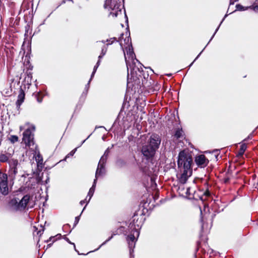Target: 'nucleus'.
Here are the masks:
<instances>
[{"label":"nucleus","mask_w":258,"mask_h":258,"mask_svg":"<svg viewBox=\"0 0 258 258\" xmlns=\"http://www.w3.org/2000/svg\"><path fill=\"white\" fill-rule=\"evenodd\" d=\"M219 26L217 28V29L216 30V31H215V33L218 31V29L219 28Z\"/></svg>","instance_id":"32"},{"label":"nucleus","mask_w":258,"mask_h":258,"mask_svg":"<svg viewBox=\"0 0 258 258\" xmlns=\"http://www.w3.org/2000/svg\"><path fill=\"white\" fill-rule=\"evenodd\" d=\"M36 161L38 163V165H42L43 159L42 156L40 155V154H38L35 157Z\"/></svg>","instance_id":"18"},{"label":"nucleus","mask_w":258,"mask_h":258,"mask_svg":"<svg viewBox=\"0 0 258 258\" xmlns=\"http://www.w3.org/2000/svg\"><path fill=\"white\" fill-rule=\"evenodd\" d=\"M101 57H102V56L99 55V59H100Z\"/></svg>","instance_id":"33"},{"label":"nucleus","mask_w":258,"mask_h":258,"mask_svg":"<svg viewBox=\"0 0 258 258\" xmlns=\"http://www.w3.org/2000/svg\"><path fill=\"white\" fill-rule=\"evenodd\" d=\"M246 148H247L246 145L245 144H242L240 146V149L239 150V154L240 155H242L243 154L244 152H245V151L246 150Z\"/></svg>","instance_id":"19"},{"label":"nucleus","mask_w":258,"mask_h":258,"mask_svg":"<svg viewBox=\"0 0 258 258\" xmlns=\"http://www.w3.org/2000/svg\"><path fill=\"white\" fill-rule=\"evenodd\" d=\"M77 150V148L75 149L74 150H73V151H72L69 154L68 156H73L74 154H75V153L76 152Z\"/></svg>","instance_id":"25"},{"label":"nucleus","mask_w":258,"mask_h":258,"mask_svg":"<svg viewBox=\"0 0 258 258\" xmlns=\"http://www.w3.org/2000/svg\"><path fill=\"white\" fill-rule=\"evenodd\" d=\"M28 128L23 133V141L26 146L29 147L34 146L33 132L35 131V127L33 125H29L28 123L26 124Z\"/></svg>","instance_id":"3"},{"label":"nucleus","mask_w":258,"mask_h":258,"mask_svg":"<svg viewBox=\"0 0 258 258\" xmlns=\"http://www.w3.org/2000/svg\"><path fill=\"white\" fill-rule=\"evenodd\" d=\"M30 50H31V49H27V50H28V52H27V54H28V53H29V52L30 51Z\"/></svg>","instance_id":"31"},{"label":"nucleus","mask_w":258,"mask_h":258,"mask_svg":"<svg viewBox=\"0 0 258 258\" xmlns=\"http://www.w3.org/2000/svg\"><path fill=\"white\" fill-rule=\"evenodd\" d=\"M99 61L100 60H99L96 64V65L94 67V70H93V72L92 73V76H91V78H92V77L93 76V75H94V74L95 73L96 71V70L97 69V68L98 67V66H99Z\"/></svg>","instance_id":"21"},{"label":"nucleus","mask_w":258,"mask_h":258,"mask_svg":"<svg viewBox=\"0 0 258 258\" xmlns=\"http://www.w3.org/2000/svg\"><path fill=\"white\" fill-rule=\"evenodd\" d=\"M8 162L10 166L9 175L12 177H15L18 173L17 166L19 164L18 161L16 159H11Z\"/></svg>","instance_id":"7"},{"label":"nucleus","mask_w":258,"mask_h":258,"mask_svg":"<svg viewBox=\"0 0 258 258\" xmlns=\"http://www.w3.org/2000/svg\"><path fill=\"white\" fill-rule=\"evenodd\" d=\"M51 245V244H48L47 246V248L50 247Z\"/></svg>","instance_id":"30"},{"label":"nucleus","mask_w":258,"mask_h":258,"mask_svg":"<svg viewBox=\"0 0 258 258\" xmlns=\"http://www.w3.org/2000/svg\"><path fill=\"white\" fill-rule=\"evenodd\" d=\"M182 135L181 131H177L175 133V136L177 138H179L181 137Z\"/></svg>","instance_id":"22"},{"label":"nucleus","mask_w":258,"mask_h":258,"mask_svg":"<svg viewBox=\"0 0 258 258\" xmlns=\"http://www.w3.org/2000/svg\"><path fill=\"white\" fill-rule=\"evenodd\" d=\"M130 38H127V39H125L124 41L127 42L126 45H122V42L119 43L115 38H111L110 40H107V43H106V46L108 47L109 45L113 44V47H118L119 46L122 47V48H130L131 47H132L131 42H130Z\"/></svg>","instance_id":"5"},{"label":"nucleus","mask_w":258,"mask_h":258,"mask_svg":"<svg viewBox=\"0 0 258 258\" xmlns=\"http://www.w3.org/2000/svg\"><path fill=\"white\" fill-rule=\"evenodd\" d=\"M41 101H42V99H38V101L39 102H41Z\"/></svg>","instance_id":"29"},{"label":"nucleus","mask_w":258,"mask_h":258,"mask_svg":"<svg viewBox=\"0 0 258 258\" xmlns=\"http://www.w3.org/2000/svg\"><path fill=\"white\" fill-rule=\"evenodd\" d=\"M85 203V201H81L80 202V204L82 205H83V204H84Z\"/></svg>","instance_id":"27"},{"label":"nucleus","mask_w":258,"mask_h":258,"mask_svg":"<svg viewBox=\"0 0 258 258\" xmlns=\"http://www.w3.org/2000/svg\"><path fill=\"white\" fill-rule=\"evenodd\" d=\"M29 200L30 196L25 195L20 201L17 198L12 199L10 201V204L14 210H22L26 208Z\"/></svg>","instance_id":"4"},{"label":"nucleus","mask_w":258,"mask_h":258,"mask_svg":"<svg viewBox=\"0 0 258 258\" xmlns=\"http://www.w3.org/2000/svg\"><path fill=\"white\" fill-rule=\"evenodd\" d=\"M192 171L191 169H183V173L179 178V181L181 183H184L187 178L191 175Z\"/></svg>","instance_id":"11"},{"label":"nucleus","mask_w":258,"mask_h":258,"mask_svg":"<svg viewBox=\"0 0 258 258\" xmlns=\"http://www.w3.org/2000/svg\"><path fill=\"white\" fill-rule=\"evenodd\" d=\"M238 0H230V4H234V3Z\"/></svg>","instance_id":"26"},{"label":"nucleus","mask_w":258,"mask_h":258,"mask_svg":"<svg viewBox=\"0 0 258 258\" xmlns=\"http://www.w3.org/2000/svg\"><path fill=\"white\" fill-rule=\"evenodd\" d=\"M51 238H52V237H50L49 240H50Z\"/></svg>","instance_id":"34"},{"label":"nucleus","mask_w":258,"mask_h":258,"mask_svg":"<svg viewBox=\"0 0 258 258\" xmlns=\"http://www.w3.org/2000/svg\"><path fill=\"white\" fill-rule=\"evenodd\" d=\"M156 150L155 149L147 144L143 146L142 152L145 156L150 158L154 155Z\"/></svg>","instance_id":"10"},{"label":"nucleus","mask_w":258,"mask_h":258,"mask_svg":"<svg viewBox=\"0 0 258 258\" xmlns=\"http://www.w3.org/2000/svg\"><path fill=\"white\" fill-rule=\"evenodd\" d=\"M107 158V156L105 155V154L102 156L101 158L100 161L98 163V167L96 171V174H95V179H97V178L102 175V174L104 172V167H103V164L106 161Z\"/></svg>","instance_id":"9"},{"label":"nucleus","mask_w":258,"mask_h":258,"mask_svg":"<svg viewBox=\"0 0 258 258\" xmlns=\"http://www.w3.org/2000/svg\"><path fill=\"white\" fill-rule=\"evenodd\" d=\"M160 142L161 140L158 135H152L149 140L148 145L157 150L159 147Z\"/></svg>","instance_id":"8"},{"label":"nucleus","mask_w":258,"mask_h":258,"mask_svg":"<svg viewBox=\"0 0 258 258\" xmlns=\"http://www.w3.org/2000/svg\"><path fill=\"white\" fill-rule=\"evenodd\" d=\"M128 238L132 241H134V240L135 239V236L132 234H130V235H128Z\"/></svg>","instance_id":"23"},{"label":"nucleus","mask_w":258,"mask_h":258,"mask_svg":"<svg viewBox=\"0 0 258 258\" xmlns=\"http://www.w3.org/2000/svg\"><path fill=\"white\" fill-rule=\"evenodd\" d=\"M252 6H253V5H252V6H250L249 7H243L240 4H238L236 6V7L237 10H238L239 11H244L247 10L249 9H251V7H252Z\"/></svg>","instance_id":"16"},{"label":"nucleus","mask_w":258,"mask_h":258,"mask_svg":"<svg viewBox=\"0 0 258 258\" xmlns=\"http://www.w3.org/2000/svg\"><path fill=\"white\" fill-rule=\"evenodd\" d=\"M24 128H25V126L23 127L22 126H21L20 127V131H22Z\"/></svg>","instance_id":"28"},{"label":"nucleus","mask_w":258,"mask_h":258,"mask_svg":"<svg viewBox=\"0 0 258 258\" xmlns=\"http://www.w3.org/2000/svg\"><path fill=\"white\" fill-rule=\"evenodd\" d=\"M195 161L198 165L206 166L208 163V160L204 155H200L196 158Z\"/></svg>","instance_id":"12"},{"label":"nucleus","mask_w":258,"mask_h":258,"mask_svg":"<svg viewBox=\"0 0 258 258\" xmlns=\"http://www.w3.org/2000/svg\"><path fill=\"white\" fill-rule=\"evenodd\" d=\"M104 7L108 11L111 10L110 15L116 17L121 14V5L119 0H106Z\"/></svg>","instance_id":"1"},{"label":"nucleus","mask_w":258,"mask_h":258,"mask_svg":"<svg viewBox=\"0 0 258 258\" xmlns=\"http://www.w3.org/2000/svg\"><path fill=\"white\" fill-rule=\"evenodd\" d=\"M0 191L3 195H7L9 193L7 174L0 172Z\"/></svg>","instance_id":"6"},{"label":"nucleus","mask_w":258,"mask_h":258,"mask_svg":"<svg viewBox=\"0 0 258 258\" xmlns=\"http://www.w3.org/2000/svg\"><path fill=\"white\" fill-rule=\"evenodd\" d=\"M96 179H95L94 181L93 185L90 188V190L89 191L88 194V196H89V201L90 200L91 197L93 195V194H94V191H95V186H96Z\"/></svg>","instance_id":"15"},{"label":"nucleus","mask_w":258,"mask_h":258,"mask_svg":"<svg viewBox=\"0 0 258 258\" xmlns=\"http://www.w3.org/2000/svg\"><path fill=\"white\" fill-rule=\"evenodd\" d=\"M251 8V10H253L255 12L258 11V5L252 6Z\"/></svg>","instance_id":"24"},{"label":"nucleus","mask_w":258,"mask_h":258,"mask_svg":"<svg viewBox=\"0 0 258 258\" xmlns=\"http://www.w3.org/2000/svg\"><path fill=\"white\" fill-rule=\"evenodd\" d=\"M25 98V93L24 91L21 89L19 91V94L18 97V100L17 101V106H20L23 102Z\"/></svg>","instance_id":"13"},{"label":"nucleus","mask_w":258,"mask_h":258,"mask_svg":"<svg viewBox=\"0 0 258 258\" xmlns=\"http://www.w3.org/2000/svg\"><path fill=\"white\" fill-rule=\"evenodd\" d=\"M10 140L12 143H15L18 141V138L16 136H11L10 137Z\"/></svg>","instance_id":"20"},{"label":"nucleus","mask_w":258,"mask_h":258,"mask_svg":"<svg viewBox=\"0 0 258 258\" xmlns=\"http://www.w3.org/2000/svg\"><path fill=\"white\" fill-rule=\"evenodd\" d=\"M9 160V157L4 154H0V162H6Z\"/></svg>","instance_id":"17"},{"label":"nucleus","mask_w":258,"mask_h":258,"mask_svg":"<svg viewBox=\"0 0 258 258\" xmlns=\"http://www.w3.org/2000/svg\"><path fill=\"white\" fill-rule=\"evenodd\" d=\"M192 162V157L190 154L184 151L179 153L177 162L179 167H183V169H191Z\"/></svg>","instance_id":"2"},{"label":"nucleus","mask_w":258,"mask_h":258,"mask_svg":"<svg viewBox=\"0 0 258 258\" xmlns=\"http://www.w3.org/2000/svg\"><path fill=\"white\" fill-rule=\"evenodd\" d=\"M123 53L126 60L127 57L128 58L131 57L132 59H133L135 56L134 49H126V51H124Z\"/></svg>","instance_id":"14"}]
</instances>
